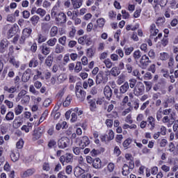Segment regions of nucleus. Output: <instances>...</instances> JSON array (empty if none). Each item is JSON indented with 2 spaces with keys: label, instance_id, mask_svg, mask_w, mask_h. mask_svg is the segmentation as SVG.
Instances as JSON below:
<instances>
[{
  "label": "nucleus",
  "instance_id": "obj_1",
  "mask_svg": "<svg viewBox=\"0 0 178 178\" xmlns=\"http://www.w3.org/2000/svg\"><path fill=\"white\" fill-rule=\"evenodd\" d=\"M163 123H168V127H171L173 124V130L174 131H177L178 129V120H175L173 114L170 113L169 116H165L162 120Z\"/></svg>",
  "mask_w": 178,
  "mask_h": 178
},
{
  "label": "nucleus",
  "instance_id": "obj_2",
  "mask_svg": "<svg viewBox=\"0 0 178 178\" xmlns=\"http://www.w3.org/2000/svg\"><path fill=\"white\" fill-rule=\"evenodd\" d=\"M108 75H110V70L99 71L96 77V83H106L108 81Z\"/></svg>",
  "mask_w": 178,
  "mask_h": 178
},
{
  "label": "nucleus",
  "instance_id": "obj_3",
  "mask_svg": "<svg viewBox=\"0 0 178 178\" xmlns=\"http://www.w3.org/2000/svg\"><path fill=\"white\" fill-rule=\"evenodd\" d=\"M58 6H54L53 9H51V17L55 18L60 23L66 22V15L63 13H60L57 14Z\"/></svg>",
  "mask_w": 178,
  "mask_h": 178
},
{
  "label": "nucleus",
  "instance_id": "obj_4",
  "mask_svg": "<svg viewBox=\"0 0 178 178\" xmlns=\"http://www.w3.org/2000/svg\"><path fill=\"white\" fill-rule=\"evenodd\" d=\"M76 142L81 147H85L89 145L90 140L88 136H83L76 139Z\"/></svg>",
  "mask_w": 178,
  "mask_h": 178
},
{
  "label": "nucleus",
  "instance_id": "obj_5",
  "mask_svg": "<svg viewBox=\"0 0 178 178\" xmlns=\"http://www.w3.org/2000/svg\"><path fill=\"white\" fill-rule=\"evenodd\" d=\"M70 140L67 137H63L60 138L58 141V147L61 149H65L70 145Z\"/></svg>",
  "mask_w": 178,
  "mask_h": 178
},
{
  "label": "nucleus",
  "instance_id": "obj_6",
  "mask_svg": "<svg viewBox=\"0 0 178 178\" xmlns=\"http://www.w3.org/2000/svg\"><path fill=\"white\" fill-rule=\"evenodd\" d=\"M31 13L32 15L36 13L39 15L41 17H44V16L47 14V11L41 8H37L36 7H33Z\"/></svg>",
  "mask_w": 178,
  "mask_h": 178
},
{
  "label": "nucleus",
  "instance_id": "obj_7",
  "mask_svg": "<svg viewBox=\"0 0 178 178\" xmlns=\"http://www.w3.org/2000/svg\"><path fill=\"white\" fill-rule=\"evenodd\" d=\"M144 90V85L142 83H138L134 88V94L137 96H139L143 93Z\"/></svg>",
  "mask_w": 178,
  "mask_h": 178
},
{
  "label": "nucleus",
  "instance_id": "obj_8",
  "mask_svg": "<svg viewBox=\"0 0 178 178\" xmlns=\"http://www.w3.org/2000/svg\"><path fill=\"white\" fill-rule=\"evenodd\" d=\"M76 96L81 100L83 101L86 98V92L81 89V87L76 88Z\"/></svg>",
  "mask_w": 178,
  "mask_h": 178
},
{
  "label": "nucleus",
  "instance_id": "obj_9",
  "mask_svg": "<svg viewBox=\"0 0 178 178\" xmlns=\"http://www.w3.org/2000/svg\"><path fill=\"white\" fill-rule=\"evenodd\" d=\"M78 42L80 44L90 45L91 44V39L90 38H89L88 35H83V36H81L80 38H79Z\"/></svg>",
  "mask_w": 178,
  "mask_h": 178
},
{
  "label": "nucleus",
  "instance_id": "obj_10",
  "mask_svg": "<svg viewBox=\"0 0 178 178\" xmlns=\"http://www.w3.org/2000/svg\"><path fill=\"white\" fill-rule=\"evenodd\" d=\"M10 42L8 40L3 39L0 42V53H5L6 48L9 47Z\"/></svg>",
  "mask_w": 178,
  "mask_h": 178
},
{
  "label": "nucleus",
  "instance_id": "obj_11",
  "mask_svg": "<svg viewBox=\"0 0 178 178\" xmlns=\"http://www.w3.org/2000/svg\"><path fill=\"white\" fill-rule=\"evenodd\" d=\"M44 132V129L38 128V129L34 130L33 139L37 140L40 138L42 134Z\"/></svg>",
  "mask_w": 178,
  "mask_h": 178
},
{
  "label": "nucleus",
  "instance_id": "obj_12",
  "mask_svg": "<svg viewBox=\"0 0 178 178\" xmlns=\"http://www.w3.org/2000/svg\"><path fill=\"white\" fill-rule=\"evenodd\" d=\"M140 63L143 67H147V65H149V63H151V60H149L148 56H147L146 55H144L140 58Z\"/></svg>",
  "mask_w": 178,
  "mask_h": 178
},
{
  "label": "nucleus",
  "instance_id": "obj_13",
  "mask_svg": "<svg viewBox=\"0 0 178 178\" xmlns=\"http://www.w3.org/2000/svg\"><path fill=\"white\" fill-rule=\"evenodd\" d=\"M60 108V106H55L54 110L51 112V116L54 118V119H58L60 116V113L58 111Z\"/></svg>",
  "mask_w": 178,
  "mask_h": 178
},
{
  "label": "nucleus",
  "instance_id": "obj_14",
  "mask_svg": "<svg viewBox=\"0 0 178 178\" xmlns=\"http://www.w3.org/2000/svg\"><path fill=\"white\" fill-rule=\"evenodd\" d=\"M31 32H32L31 29H29V28H25V29H24L22 31V36L21 38L22 41H24V39L26 38H29L31 35Z\"/></svg>",
  "mask_w": 178,
  "mask_h": 178
},
{
  "label": "nucleus",
  "instance_id": "obj_15",
  "mask_svg": "<svg viewBox=\"0 0 178 178\" xmlns=\"http://www.w3.org/2000/svg\"><path fill=\"white\" fill-rule=\"evenodd\" d=\"M85 170L80 167H76L74 169V175L76 177H81V178Z\"/></svg>",
  "mask_w": 178,
  "mask_h": 178
},
{
  "label": "nucleus",
  "instance_id": "obj_16",
  "mask_svg": "<svg viewBox=\"0 0 178 178\" xmlns=\"http://www.w3.org/2000/svg\"><path fill=\"white\" fill-rule=\"evenodd\" d=\"M72 5L74 9H79L83 3V0H71Z\"/></svg>",
  "mask_w": 178,
  "mask_h": 178
},
{
  "label": "nucleus",
  "instance_id": "obj_17",
  "mask_svg": "<svg viewBox=\"0 0 178 178\" xmlns=\"http://www.w3.org/2000/svg\"><path fill=\"white\" fill-rule=\"evenodd\" d=\"M31 70H27L25 71V72L23 74L22 77V81L23 82H27L30 78H31Z\"/></svg>",
  "mask_w": 178,
  "mask_h": 178
},
{
  "label": "nucleus",
  "instance_id": "obj_18",
  "mask_svg": "<svg viewBox=\"0 0 178 178\" xmlns=\"http://www.w3.org/2000/svg\"><path fill=\"white\" fill-rule=\"evenodd\" d=\"M92 166L96 169L102 168V161L99 159V157H97L95 160H93Z\"/></svg>",
  "mask_w": 178,
  "mask_h": 178
},
{
  "label": "nucleus",
  "instance_id": "obj_19",
  "mask_svg": "<svg viewBox=\"0 0 178 178\" xmlns=\"http://www.w3.org/2000/svg\"><path fill=\"white\" fill-rule=\"evenodd\" d=\"M104 95L107 98H111L112 97V90H111V88L110 86H106L104 88Z\"/></svg>",
  "mask_w": 178,
  "mask_h": 178
},
{
  "label": "nucleus",
  "instance_id": "obj_20",
  "mask_svg": "<svg viewBox=\"0 0 178 178\" xmlns=\"http://www.w3.org/2000/svg\"><path fill=\"white\" fill-rule=\"evenodd\" d=\"M109 72V74H111L114 77H116V76H118L120 74V70H119L117 67H113L111 68Z\"/></svg>",
  "mask_w": 178,
  "mask_h": 178
},
{
  "label": "nucleus",
  "instance_id": "obj_21",
  "mask_svg": "<svg viewBox=\"0 0 178 178\" xmlns=\"http://www.w3.org/2000/svg\"><path fill=\"white\" fill-rule=\"evenodd\" d=\"M47 39V38H46V36L40 33L38 35L36 40L38 41V44H42L43 42H45Z\"/></svg>",
  "mask_w": 178,
  "mask_h": 178
},
{
  "label": "nucleus",
  "instance_id": "obj_22",
  "mask_svg": "<svg viewBox=\"0 0 178 178\" xmlns=\"http://www.w3.org/2000/svg\"><path fill=\"white\" fill-rule=\"evenodd\" d=\"M147 121L149 123L148 125H150V130H153L155 127V119L153 117H149Z\"/></svg>",
  "mask_w": 178,
  "mask_h": 178
},
{
  "label": "nucleus",
  "instance_id": "obj_23",
  "mask_svg": "<svg viewBox=\"0 0 178 178\" xmlns=\"http://www.w3.org/2000/svg\"><path fill=\"white\" fill-rule=\"evenodd\" d=\"M159 31L158 29H156V25L154 24H152L150 26V33L152 36H156L157 34H159Z\"/></svg>",
  "mask_w": 178,
  "mask_h": 178
},
{
  "label": "nucleus",
  "instance_id": "obj_24",
  "mask_svg": "<svg viewBox=\"0 0 178 178\" xmlns=\"http://www.w3.org/2000/svg\"><path fill=\"white\" fill-rule=\"evenodd\" d=\"M17 30V25L14 24L13 26L10 28V29L8 31V34L10 37H13L14 35L16 34Z\"/></svg>",
  "mask_w": 178,
  "mask_h": 178
},
{
  "label": "nucleus",
  "instance_id": "obj_25",
  "mask_svg": "<svg viewBox=\"0 0 178 178\" xmlns=\"http://www.w3.org/2000/svg\"><path fill=\"white\" fill-rule=\"evenodd\" d=\"M10 158L13 161H17L19 158V154L17 151H13L10 154Z\"/></svg>",
  "mask_w": 178,
  "mask_h": 178
},
{
  "label": "nucleus",
  "instance_id": "obj_26",
  "mask_svg": "<svg viewBox=\"0 0 178 178\" xmlns=\"http://www.w3.org/2000/svg\"><path fill=\"white\" fill-rule=\"evenodd\" d=\"M15 118V113L13 111H9L6 113L5 116V120L6 121H13Z\"/></svg>",
  "mask_w": 178,
  "mask_h": 178
},
{
  "label": "nucleus",
  "instance_id": "obj_27",
  "mask_svg": "<svg viewBox=\"0 0 178 178\" xmlns=\"http://www.w3.org/2000/svg\"><path fill=\"white\" fill-rule=\"evenodd\" d=\"M154 6L160 5L161 6H165L168 3V0H154Z\"/></svg>",
  "mask_w": 178,
  "mask_h": 178
},
{
  "label": "nucleus",
  "instance_id": "obj_28",
  "mask_svg": "<svg viewBox=\"0 0 178 178\" xmlns=\"http://www.w3.org/2000/svg\"><path fill=\"white\" fill-rule=\"evenodd\" d=\"M35 172V170L32 168L26 170V172H23L22 177H26L29 176H32L33 174H34Z\"/></svg>",
  "mask_w": 178,
  "mask_h": 178
},
{
  "label": "nucleus",
  "instance_id": "obj_29",
  "mask_svg": "<svg viewBox=\"0 0 178 178\" xmlns=\"http://www.w3.org/2000/svg\"><path fill=\"white\" fill-rule=\"evenodd\" d=\"M129 169L130 168H129V165L127 164H124L122 172V175L127 176L130 173Z\"/></svg>",
  "mask_w": 178,
  "mask_h": 178
},
{
  "label": "nucleus",
  "instance_id": "obj_30",
  "mask_svg": "<svg viewBox=\"0 0 178 178\" xmlns=\"http://www.w3.org/2000/svg\"><path fill=\"white\" fill-rule=\"evenodd\" d=\"M65 48L63 46H60V44H57L55 47V53L56 54H61L64 52Z\"/></svg>",
  "mask_w": 178,
  "mask_h": 178
},
{
  "label": "nucleus",
  "instance_id": "obj_31",
  "mask_svg": "<svg viewBox=\"0 0 178 178\" xmlns=\"http://www.w3.org/2000/svg\"><path fill=\"white\" fill-rule=\"evenodd\" d=\"M40 20V17L37 15H34L32 17H31V22L33 26H36V24L38 23Z\"/></svg>",
  "mask_w": 178,
  "mask_h": 178
},
{
  "label": "nucleus",
  "instance_id": "obj_32",
  "mask_svg": "<svg viewBox=\"0 0 178 178\" xmlns=\"http://www.w3.org/2000/svg\"><path fill=\"white\" fill-rule=\"evenodd\" d=\"M129 88V83L126 82L120 87V91L122 92V94H124L127 91Z\"/></svg>",
  "mask_w": 178,
  "mask_h": 178
},
{
  "label": "nucleus",
  "instance_id": "obj_33",
  "mask_svg": "<svg viewBox=\"0 0 178 178\" xmlns=\"http://www.w3.org/2000/svg\"><path fill=\"white\" fill-rule=\"evenodd\" d=\"M58 34V27L54 26L51 27V29L50 31V35L51 37H55Z\"/></svg>",
  "mask_w": 178,
  "mask_h": 178
},
{
  "label": "nucleus",
  "instance_id": "obj_34",
  "mask_svg": "<svg viewBox=\"0 0 178 178\" xmlns=\"http://www.w3.org/2000/svg\"><path fill=\"white\" fill-rule=\"evenodd\" d=\"M10 63L13 64L15 67H19V62L13 57L10 58Z\"/></svg>",
  "mask_w": 178,
  "mask_h": 178
},
{
  "label": "nucleus",
  "instance_id": "obj_35",
  "mask_svg": "<svg viewBox=\"0 0 178 178\" xmlns=\"http://www.w3.org/2000/svg\"><path fill=\"white\" fill-rule=\"evenodd\" d=\"M6 20L8 22L13 23L16 22V17L13 14H9L6 17Z\"/></svg>",
  "mask_w": 178,
  "mask_h": 178
},
{
  "label": "nucleus",
  "instance_id": "obj_36",
  "mask_svg": "<svg viewBox=\"0 0 178 178\" xmlns=\"http://www.w3.org/2000/svg\"><path fill=\"white\" fill-rule=\"evenodd\" d=\"M24 111V107H22V106H17L15 108V115H18L22 114V113Z\"/></svg>",
  "mask_w": 178,
  "mask_h": 178
},
{
  "label": "nucleus",
  "instance_id": "obj_37",
  "mask_svg": "<svg viewBox=\"0 0 178 178\" xmlns=\"http://www.w3.org/2000/svg\"><path fill=\"white\" fill-rule=\"evenodd\" d=\"M169 55L168 54V53L166 52H161L160 54V60H163V61H165L167 60V59H168L169 58Z\"/></svg>",
  "mask_w": 178,
  "mask_h": 178
},
{
  "label": "nucleus",
  "instance_id": "obj_38",
  "mask_svg": "<svg viewBox=\"0 0 178 178\" xmlns=\"http://www.w3.org/2000/svg\"><path fill=\"white\" fill-rule=\"evenodd\" d=\"M115 135L113 130H109L108 134L106 135V138L108 141L112 140L114 139Z\"/></svg>",
  "mask_w": 178,
  "mask_h": 178
},
{
  "label": "nucleus",
  "instance_id": "obj_39",
  "mask_svg": "<svg viewBox=\"0 0 178 178\" xmlns=\"http://www.w3.org/2000/svg\"><path fill=\"white\" fill-rule=\"evenodd\" d=\"M74 70L76 73H79L82 70V65L80 61L76 62Z\"/></svg>",
  "mask_w": 178,
  "mask_h": 178
},
{
  "label": "nucleus",
  "instance_id": "obj_40",
  "mask_svg": "<svg viewBox=\"0 0 178 178\" xmlns=\"http://www.w3.org/2000/svg\"><path fill=\"white\" fill-rule=\"evenodd\" d=\"M31 98H30V96L29 95H24L23 97H22V99L21 101L22 104H28L29 103V101H30Z\"/></svg>",
  "mask_w": 178,
  "mask_h": 178
},
{
  "label": "nucleus",
  "instance_id": "obj_41",
  "mask_svg": "<svg viewBox=\"0 0 178 178\" xmlns=\"http://www.w3.org/2000/svg\"><path fill=\"white\" fill-rule=\"evenodd\" d=\"M95 102V99H92L89 102L90 109L92 111H95V108H97V104Z\"/></svg>",
  "mask_w": 178,
  "mask_h": 178
},
{
  "label": "nucleus",
  "instance_id": "obj_42",
  "mask_svg": "<svg viewBox=\"0 0 178 178\" xmlns=\"http://www.w3.org/2000/svg\"><path fill=\"white\" fill-rule=\"evenodd\" d=\"M104 63L105 64L107 69H111L113 65V62L109 58H107L104 60Z\"/></svg>",
  "mask_w": 178,
  "mask_h": 178
},
{
  "label": "nucleus",
  "instance_id": "obj_43",
  "mask_svg": "<svg viewBox=\"0 0 178 178\" xmlns=\"http://www.w3.org/2000/svg\"><path fill=\"white\" fill-rule=\"evenodd\" d=\"M131 143H132V139L129 138L126 139L125 141L123 142L122 145L124 147L127 148Z\"/></svg>",
  "mask_w": 178,
  "mask_h": 178
},
{
  "label": "nucleus",
  "instance_id": "obj_44",
  "mask_svg": "<svg viewBox=\"0 0 178 178\" xmlns=\"http://www.w3.org/2000/svg\"><path fill=\"white\" fill-rule=\"evenodd\" d=\"M49 52H50V49L48 47H47V46H42V53L44 55L47 56L49 54Z\"/></svg>",
  "mask_w": 178,
  "mask_h": 178
},
{
  "label": "nucleus",
  "instance_id": "obj_45",
  "mask_svg": "<svg viewBox=\"0 0 178 178\" xmlns=\"http://www.w3.org/2000/svg\"><path fill=\"white\" fill-rule=\"evenodd\" d=\"M72 101V96H67L65 101L63 102L64 106H68L70 105Z\"/></svg>",
  "mask_w": 178,
  "mask_h": 178
},
{
  "label": "nucleus",
  "instance_id": "obj_46",
  "mask_svg": "<svg viewBox=\"0 0 178 178\" xmlns=\"http://www.w3.org/2000/svg\"><path fill=\"white\" fill-rule=\"evenodd\" d=\"M97 25L99 28L104 27L105 24L104 18H99L97 21Z\"/></svg>",
  "mask_w": 178,
  "mask_h": 178
},
{
  "label": "nucleus",
  "instance_id": "obj_47",
  "mask_svg": "<svg viewBox=\"0 0 178 178\" xmlns=\"http://www.w3.org/2000/svg\"><path fill=\"white\" fill-rule=\"evenodd\" d=\"M66 40H67V38H66L65 35L61 36V38H60L59 40H58V42L60 44L65 46V44H66Z\"/></svg>",
  "mask_w": 178,
  "mask_h": 178
},
{
  "label": "nucleus",
  "instance_id": "obj_48",
  "mask_svg": "<svg viewBox=\"0 0 178 178\" xmlns=\"http://www.w3.org/2000/svg\"><path fill=\"white\" fill-rule=\"evenodd\" d=\"M56 38L50 39L47 41V44L50 47H54L56 44Z\"/></svg>",
  "mask_w": 178,
  "mask_h": 178
},
{
  "label": "nucleus",
  "instance_id": "obj_49",
  "mask_svg": "<svg viewBox=\"0 0 178 178\" xmlns=\"http://www.w3.org/2000/svg\"><path fill=\"white\" fill-rule=\"evenodd\" d=\"M142 9L141 8H137L135 13H134V18H138L140 17V15L141 14Z\"/></svg>",
  "mask_w": 178,
  "mask_h": 178
},
{
  "label": "nucleus",
  "instance_id": "obj_50",
  "mask_svg": "<svg viewBox=\"0 0 178 178\" xmlns=\"http://www.w3.org/2000/svg\"><path fill=\"white\" fill-rule=\"evenodd\" d=\"M117 102L115 101H111V104H109L107 111L108 113L111 112V111L114 108V105H116Z\"/></svg>",
  "mask_w": 178,
  "mask_h": 178
},
{
  "label": "nucleus",
  "instance_id": "obj_51",
  "mask_svg": "<svg viewBox=\"0 0 178 178\" xmlns=\"http://www.w3.org/2000/svg\"><path fill=\"white\" fill-rule=\"evenodd\" d=\"M140 57H141V54H140V50H137V51H134V59L138 60V59H140Z\"/></svg>",
  "mask_w": 178,
  "mask_h": 178
},
{
  "label": "nucleus",
  "instance_id": "obj_52",
  "mask_svg": "<svg viewBox=\"0 0 178 178\" xmlns=\"http://www.w3.org/2000/svg\"><path fill=\"white\" fill-rule=\"evenodd\" d=\"M29 92H32V94L33 95H39V92L36 91V90L35 89L34 86L33 85H31L29 86Z\"/></svg>",
  "mask_w": 178,
  "mask_h": 178
},
{
  "label": "nucleus",
  "instance_id": "obj_53",
  "mask_svg": "<svg viewBox=\"0 0 178 178\" xmlns=\"http://www.w3.org/2000/svg\"><path fill=\"white\" fill-rule=\"evenodd\" d=\"M29 67H36L38 65V61L35 59H33L29 62Z\"/></svg>",
  "mask_w": 178,
  "mask_h": 178
},
{
  "label": "nucleus",
  "instance_id": "obj_54",
  "mask_svg": "<svg viewBox=\"0 0 178 178\" xmlns=\"http://www.w3.org/2000/svg\"><path fill=\"white\" fill-rule=\"evenodd\" d=\"M177 161H175L174 162H173V161H170V164L174 165V166L172 168V172H176V170H177V169H178V165L177 164Z\"/></svg>",
  "mask_w": 178,
  "mask_h": 178
},
{
  "label": "nucleus",
  "instance_id": "obj_55",
  "mask_svg": "<svg viewBox=\"0 0 178 178\" xmlns=\"http://www.w3.org/2000/svg\"><path fill=\"white\" fill-rule=\"evenodd\" d=\"M136 79H131L129 80V86L131 88H134L136 86Z\"/></svg>",
  "mask_w": 178,
  "mask_h": 178
},
{
  "label": "nucleus",
  "instance_id": "obj_56",
  "mask_svg": "<svg viewBox=\"0 0 178 178\" xmlns=\"http://www.w3.org/2000/svg\"><path fill=\"white\" fill-rule=\"evenodd\" d=\"M4 104L9 108H12L14 106V104L13 102H10L9 100H5L4 101Z\"/></svg>",
  "mask_w": 178,
  "mask_h": 178
},
{
  "label": "nucleus",
  "instance_id": "obj_57",
  "mask_svg": "<svg viewBox=\"0 0 178 178\" xmlns=\"http://www.w3.org/2000/svg\"><path fill=\"white\" fill-rule=\"evenodd\" d=\"M45 64L50 67L52 64V58L51 56H48L45 60Z\"/></svg>",
  "mask_w": 178,
  "mask_h": 178
},
{
  "label": "nucleus",
  "instance_id": "obj_58",
  "mask_svg": "<svg viewBox=\"0 0 178 178\" xmlns=\"http://www.w3.org/2000/svg\"><path fill=\"white\" fill-rule=\"evenodd\" d=\"M65 156V161H66L67 163H69V162H71V161H72V158H73L72 154H66Z\"/></svg>",
  "mask_w": 178,
  "mask_h": 178
},
{
  "label": "nucleus",
  "instance_id": "obj_59",
  "mask_svg": "<svg viewBox=\"0 0 178 178\" xmlns=\"http://www.w3.org/2000/svg\"><path fill=\"white\" fill-rule=\"evenodd\" d=\"M26 91L25 90H22L21 92H19V93L18 94L17 96V99L19 100L20 99H23V97L26 95Z\"/></svg>",
  "mask_w": 178,
  "mask_h": 178
},
{
  "label": "nucleus",
  "instance_id": "obj_60",
  "mask_svg": "<svg viewBox=\"0 0 178 178\" xmlns=\"http://www.w3.org/2000/svg\"><path fill=\"white\" fill-rule=\"evenodd\" d=\"M161 169L163 170V172H170V168L168 165L164 164L162 165Z\"/></svg>",
  "mask_w": 178,
  "mask_h": 178
},
{
  "label": "nucleus",
  "instance_id": "obj_61",
  "mask_svg": "<svg viewBox=\"0 0 178 178\" xmlns=\"http://www.w3.org/2000/svg\"><path fill=\"white\" fill-rule=\"evenodd\" d=\"M31 99H32V100H33L34 103H35V104H39L42 101V98L41 97L35 98V96H31Z\"/></svg>",
  "mask_w": 178,
  "mask_h": 178
},
{
  "label": "nucleus",
  "instance_id": "obj_62",
  "mask_svg": "<svg viewBox=\"0 0 178 178\" xmlns=\"http://www.w3.org/2000/svg\"><path fill=\"white\" fill-rule=\"evenodd\" d=\"M65 79H66V77L65 74H60V76L58 77V81L59 83H62L65 81Z\"/></svg>",
  "mask_w": 178,
  "mask_h": 178
},
{
  "label": "nucleus",
  "instance_id": "obj_63",
  "mask_svg": "<svg viewBox=\"0 0 178 178\" xmlns=\"http://www.w3.org/2000/svg\"><path fill=\"white\" fill-rule=\"evenodd\" d=\"M159 133H160V134H162L163 136L166 135V127L164 126H161Z\"/></svg>",
  "mask_w": 178,
  "mask_h": 178
},
{
  "label": "nucleus",
  "instance_id": "obj_64",
  "mask_svg": "<svg viewBox=\"0 0 178 178\" xmlns=\"http://www.w3.org/2000/svg\"><path fill=\"white\" fill-rule=\"evenodd\" d=\"M57 178H67V177L65 175L64 172H60L58 174V177Z\"/></svg>",
  "mask_w": 178,
  "mask_h": 178
}]
</instances>
